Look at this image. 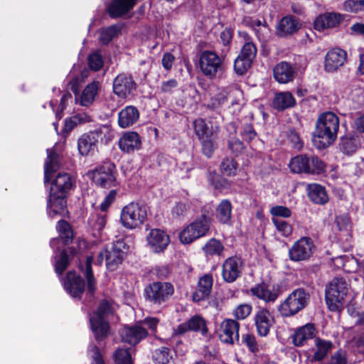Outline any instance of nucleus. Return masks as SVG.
<instances>
[{
    "label": "nucleus",
    "mask_w": 364,
    "mask_h": 364,
    "mask_svg": "<svg viewBox=\"0 0 364 364\" xmlns=\"http://www.w3.org/2000/svg\"><path fill=\"white\" fill-rule=\"evenodd\" d=\"M211 218L205 215L197 218L193 223V225L197 232V235L201 237L205 236L210 230Z\"/></svg>",
    "instance_id": "obj_42"
},
{
    "label": "nucleus",
    "mask_w": 364,
    "mask_h": 364,
    "mask_svg": "<svg viewBox=\"0 0 364 364\" xmlns=\"http://www.w3.org/2000/svg\"><path fill=\"white\" fill-rule=\"evenodd\" d=\"M255 325L260 336H267L274 323V317L269 310L264 308L258 309L254 316Z\"/></svg>",
    "instance_id": "obj_19"
},
{
    "label": "nucleus",
    "mask_w": 364,
    "mask_h": 364,
    "mask_svg": "<svg viewBox=\"0 0 364 364\" xmlns=\"http://www.w3.org/2000/svg\"><path fill=\"white\" fill-rule=\"evenodd\" d=\"M296 71L291 63L282 61L277 63L273 70L274 79L280 84H286L291 82Z\"/></svg>",
    "instance_id": "obj_23"
},
{
    "label": "nucleus",
    "mask_w": 364,
    "mask_h": 364,
    "mask_svg": "<svg viewBox=\"0 0 364 364\" xmlns=\"http://www.w3.org/2000/svg\"><path fill=\"white\" fill-rule=\"evenodd\" d=\"M343 20V16L338 13H325L319 15L314 21V28L318 31L326 28H334Z\"/></svg>",
    "instance_id": "obj_24"
},
{
    "label": "nucleus",
    "mask_w": 364,
    "mask_h": 364,
    "mask_svg": "<svg viewBox=\"0 0 364 364\" xmlns=\"http://www.w3.org/2000/svg\"><path fill=\"white\" fill-rule=\"evenodd\" d=\"M363 7L364 0H348L343 4L344 10L348 12H357Z\"/></svg>",
    "instance_id": "obj_64"
},
{
    "label": "nucleus",
    "mask_w": 364,
    "mask_h": 364,
    "mask_svg": "<svg viewBox=\"0 0 364 364\" xmlns=\"http://www.w3.org/2000/svg\"><path fill=\"white\" fill-rule=\"evenodd\" d=\"M57 230L59 232L60 238L51 240L50 246L54 248L60 240H63L64 244H68L73 239V234L70 225L65 220H60L57 225Z\"/></svg>",
    "instance_id": "obj_36"
},
{
    "label": "nucleus",
    "mask_w": 364,
    "mask_h": 364,
    "mask_svg": "<svg viewBox=\"0 0 364 364\" xmlns=\"http://www.w3.org/2000/svg\"><path fill=\"white\" fill-rule=\"evenodd\" d=\"M272 221L274 223L277 231L284 237L289 236L292 232V228L290 224L282 218H272Z\"/></svg>",
    "instance_id": "obj_56"
},
{
    "label": "nucleus",
    "mask_w": 364,
    "mask_h": 364,
    "mask_svg": "<svg viewBox=\"0 0 364 364\" xmlns=\"http://www.w3.org/2000/svg\"><path fill=\"white\" fill-rule=\"evenodd\" d=\"M115 165L110 161H105L92 171L88 173L89 177L97 186L109 188L115 182Z\"/></svg>",
    "instance_id": "obj_9"
},
{
    "label": "nucleus",
    "mask_w": 364,
    "mask_h": 364,
    "mask_svg": "<svg viewBox=\"0 0 364 364\" xmlns=\"http://www.w3.org/2000/svg\"><path fill=\"white\" fill-rule=\"evenodd\" d=\"M175 330L176 334H183L188 331H201L203 334L207 332L205 320L199 316L191 317L186 322L178 325Z\"/></svg>",
    "instance_id": "obj_30"
},
{
    "label": "nucleus",
    "mask_w": 364,
    "mask_h": 364,
    "mask_svg": "<svg viewBox=\"0 0 364 364\" xmlns=\"http://www.w3.org/2000/svg\"><path fill=\"white\" fill-rule=\"evenodd\" d=\"M308 196L314 203L325 204L328 200V196L325 188L317 183L309 184L307 186Z\"/></svg>",
    "instance_id": "obj_35"
},
{
    "label": "nucleus",
    "mask_w": 364,
    "mask_h": 364,
    "mask_svg": "<svg viewBox=\"0 0 364 364\" xmlns=\"http://www.w3.org/2000/svg\"><path fill=\"white\" fill-rule=\"evenodd\" d=\"M273 107L279 111L291 108L296 105V100L289 92L276 93L273 100Z\"/></svg>",
    "instance_id": "obj_34"
},
{
    "label": "nucleus",
    "mask_w": 364,
    "mask_h": 364,
    "mask_svg": "<svg viewBox=\"0 0 364 364\" xmlns=\"http://www.w3.org/2000/svg\"><path fill=\"white\" fill-rule=\"evenodd\" d=\"M180 242L183 244L187 245L191 244L196 240L200 238V236L197 235L195 228L192 223L186 226L179 233Z\"/></svg>",
    "instance_id": "obj_49"
},
{
    "label": "nucleus",
    "mask_w": 364,
    "mask_h": 364,
    "mask_svg": "<svg viewBox=\"0 0 364 364\" xmlns=\"http://www.w3.org/2000/svg\"><path fill=\"white\" fill-rule=\"evenodd\" d=\"M360 144L356 138H341L339 147L342 152L346 154H352L359 148Z\"/></svg>",
    "instance_id": "obj_52"
},
{
    "label": "nucleus",
    "mask_w": 364,
    "mask_h": 364,
    "mask_svg": "<svg viewBox=\"0 0 364 364\" xmlns=\"http://www.w3.org/2000/svg\"><path fill=\"white\" fill-rule=\"evenodd\" d=\"M153 358L156 364H172L173 363L172 355L167 347L155 350L153 353Z\"/></svg>",
    "instance_id": "obj_51"
},
{
    "label": "nucleus",
    "mask_w": 364,
    "mask_h": 364,
    "mask_svg": "<svg viewBox=\"0 0 364 364\" xmlns=\"http://www.w3.org/2000/svg\"><path fill=\"white\" fill-rule=\"evenodd\" d=\"M47 159L44 167V182L48 183L51 178V174L59 168L58 155L56 153V145L51 149H47Z\"/></svg>",
    "instance_id": "obj_32"
},
{
    "label": "nucleus",
    "mask_w": 364,
    "mask_h": 364,
    "mask_svg": "<svg viewBox=\"0 0 364 364\" xmlns=\"http://www.w3.org/2000/svg\"><path fill=\"white\" fill-rule=\"evenodd\" d=\"M308 299L306 291L303 289H297L280 304L278 311L284 317L294 316L306 306Z\"/></svg>",
    "instance_id": "obj_4"
},
{
    "label": "nucleus",
    "mask_w": 364,
    "mask_h": 364,
    "mask_svg": "<svg viewBox=\"0 0 364 364\" xmlns=\"http://www.w3.org/2000/svg\"><path fill=\"white\" fill-rule=\"evenodd\" d=\"M201 139L203 153L210 158L216 148V144L213 138H200Z\"/></svg>",
    "instance_id": "obj_61"
},
{
    "label": "nucleus",
    "mask_w": 364,
    "mask_h": 364,
    "mask_svg": "<svg viewBox=\"0 0 364 364\" xmlns=\"http://www.w3.org/2000/svg\"><path fill=\"white\" fill-rule=\"evenodd\" d=\"M250 26L259 40L264 41L269 36V28L264 21L252 20Z\"/></svg>",
    "instance_id": "obj_47"
},
{
    "label": "nucleus",
    "mask_w": 364,
    "mask_h": 364,
    "mask_svg": "<svg viewBox=\"0 0 364 364\" xmlns=\"http://www.w3.org/2000/svg\"><path fill=\"white\" fill-rule=\"evenodd\" d=\"M199 68L201 73L209 78H213L222 70V59L213 51L205 50L199 58Z\"/></svg>",
    "instance_id": "obj_10"
},
{
    "label": "nucleus",
    "mask_w": 364,
    "mask_h": 364,
    "mask_svg": "<svg viewBox=\"0 0 364 364\" xmlns=\"http://www.w3.org/2000/svg\"><path fill=\"white\" fill-rule=\"evenodd\" d=\"M97 140L96 138H79L77 148L82 156L92 154L97 149Z\"/></svg>",
    "instance_id": "obj_44"
},
{
    "label": "nucleus",
    "mask_w": 364,
    "mask_h": 364,
    "mask_svg": "<svg viewBox=\"0 0 364 364\" xmlns=\"http://www.w3.org/2000/svg\"><path fill=\"white\" fill-rule=\"evenodd\" d=\"M314 248L311 238L302 237L289 250V259L294 262L306 261L312 256Z\"/></svg>",
    "instance_id": "obj_11"
},
{
    "label": "nucleus",
    "mask_w": 364,
    "mask_h": 364,
    "mask_svg": "<svg viewBox=\"0 0 364 364\" xmlns=\"http://www.w3.org/2000/svg\"><path fill=\"white\" fill-rule=\"evenodd\" d=\"M149 248L154 253L163 252L170 243L168 235L160 229H152L146 236Z\"/></svg>",
    "instance_id": "obj_14"
},
{
    "label": "nucleus",
    "mask_w": 364,
    "mask_h": 364,
    "mask_svg": "<svg viewBox=\"0 0 364 364\" xmlns=\"http://www.w3.org/2000/svg\"><path fill=\"white\" fill-rule=\"evenodd\" d=\"M242 342L247 346L249 350L253 353L259 351V345L254 335L246 333L242 336Z\"/></svg>",
    "instance_id": "obj_60"
},
{
    "label": "nucleus",
    "mask_w": 364,
    "mask_h": 364,
    "mask_svg": "<svg viewBox=\"0 0 364 364\" xmlns=\"http://www.w3.org/2000/svg\"><path fill=\"white\" fill-rule=\"evenodd\" d=\"M120 335L124 342L130 345H136L146 337L147 331L144 326L137 323L134 326L124 327L120 332Z\"/></svg>",
    "instance_id": "obj_20"
},
{
    "label": "nucleus",
    "mask_w": 364,
    "mask_h": 364,
    "mask_svg": "<svg viewBox=\"0 0 364 364\" xmlns=\"http://www.w3.org/2000/svg\"><path fill=\"white\" fill-rule=\"evenodd\" d=\"M119 149L126 153H131L140 149L141 141L140 138H119Z\"/></svg>",
    "instance_id": "obj_45"
},
{
    "label": "nucleus",
    "mask_w": 364,
    "mask_h": 364,
    "mask_svg": "<svg viewBox=\"0 0 364 364\" xmlns=\"http://www.w3.org/2000/svg\"><path fill=\"white\" fill-rule=\"evenodd\" d=\"M232 205L228 200H223L216 208V218L223 224H229L231 220Z\"/></svg>",
    "instance_id": "obj_39"
},
{
    "label": "nucleus",
    "mask_w": 364,
    "mask_h": 364,
    "mask_svg": "<svg viewBox=\"0 0 364 364\" xmlns=\"http://www.w3.org/2000/svg\"><path fill=\"white\" fill-rule=\"evenodd\" d=\"M346 60L347 53L346 50L338 48L331 49L325 57V70L328 73H333L343 66Z\"/></svg>",
    "instance_id": "obj_18"
},
{
    "label": "nucleus",
    "mask_w": 364,
    "mask_h": 364,
    "mask_svg": "<svg viewBox=\"0 0 364 364\" xmlns=\"http://www.w3.org/2000/svg\"><path fill=\"white\" fill-rule=\"evenodd\" d=\"M137 0H113L107 10L112 18L122 16L131 11L136 5Z\"/></svg>",
    "instance_id": "obj_28"
},
{
    "label": "nucleus",
    "mask_w": 364,
    "mask_h": 364,
    "mask_svg": "<svg viewBox=\"0 0 364 364\" xmlns=\"http://www.w3.org/2000/svg\"><path fill=\"white\" fill-rule=\"evenodd\" d=\"M347 292L348 284L345 279H333L326 289V301L328 309L332 311H338L342 306Z\"/></svg>",
    "instance_id": "obj_3"
},
{
    "label": "nucleus",
    "mask_w": 364,
    "mask_h": 364,
    "mask_svg": "<svg viewBox=\"0 0 364 364\" xmlns=\"http://www.w3.org/2000/svg\"><path fill=\"white\" fill-rule=\"evenodd\" d=\"M136 85L132 77L127 73L118 75L113 82V91L119 97L124 98L135 90Z\"/></svg>",
    "instance_id": "obj_16"
},
{
    "label": "nucleus",
    "mask_w": 364,
    "mask_h": 364,
    "mask_svg": "<svg viewBox=\"0 0 364 364\" xmlns=\"http://www.w3.org/2000/svg\"><path fill=\"white\" fill-rule=\"evenodd\" d=\"M129 246L122 240L114 242L110 250L105 249L98 255V262L101 264L105 258L106 266L110 271L114 270L123 261Z\"/></svg>",
    "instance_id": "obj_5"
},
{
    "label": "nucleus",
    "mask_w": 364,
    "mask_h": 364,
    "mask_svg": "<svg viewBox=\"0 0 364 364\" xmlns=\"http://www.w3.org/2000/svg\"><path fill=\"white\" fill-rule=\"evenodd\" d=\"M242 269V262L240 258L237 257H229L225 259L223 264V278L225 282L232 283L240 276Z\"/></svg>",
    "instance_id": "obj_17"
},
{
    "label": "nucleus",
    "mask_w": 364,
    "mask_h": 364,
    "mask_svg": "<svg viewBox=\"0 0 364 364\" xmlns=\"http://www.w3.org/2000/svg\"><path fill=\"white\" fill-rule=\"evenodd\" d=\"M174 293V287L169 282H155L144 289L145 298L154 304L167 301Z\"/></svg>",
    "instance_id": "obj_6"
},
{
    "label": "nucleus",
    "mask_w": 364,
    "mask_h": 364,
    "mask_svg": "<svg viewBox=\"0 0 364 364\" xmlns=\"http://www.w3.org/2000/svg\"><path fill=\"white\" fill-rule=\"evenodd\" d=\"M147 218V207L139 203H129L124 206L120 213V223L126 229L140 228Z\"/></svg>",
    "instance_id": "obj_2"
},
{
    "label": "nucleus",
    "mask_w": 364,
    "mask_h": 364,
    "mask_svg": "<svg viewBox=\"0 0 364 364\" xmlns=\"http://www.w3.org/2000/svg\"><path fill=\"white\" fill-rule=\"evenodd\" d=\"M252 306L249 304L238 305L232 311L233 316L237 320L246 318L252 311Z\"/></svg>",
    "instance_id": "obj_58"
},
{
    "label": "nucleus",
    "mask_w": 364,
    "mask_h": 364,
    "mask_svg": "<svg viewBox=\"0 0 364 364\" xmlns=\"http://www.w3.org/2000/svg\"><path fill=\"white\" fill-rule=\"evenodd\" d=\"M107 223L105 214L97 215L93 216L90 220V225L97 231L102 230Z\"/></svg>",
    "instance_id": "obj_63"
},
{
    "label": "nucleus",
    "mask_w": 364,
    "mask_h": 364,
    "mask_svg": "<svg viewBox=\"0 0 364 364\" xmlns=\"http://www.w3.org/2000/svg\"><path fill=\"white\" fill-rule=\"evenodd\" d=\"M213 286V277L211 275L205 274L198 281V288L193 295L194 301L198 302L208 297Z\"/></svg>",
    "instance_id": "obj_33"
},
{
    "label": "nucleus",
    "mask_w": 364,
    "mask_h": 364,
    "mask_svg": "<svg viewBox=\"0 0 364 364\" xmlns=\"http://www.w3.org/2000/svg\"><path fill=\"white\" fill-rule=\"evenodd\" d=\"M114 357L116 364H132L130 353L127 349H117Z\"/></svg>",
    "instance_id": "obj_59"
},
{
    "label": "nucleus",
    "mask_w": 364,
    "mask_h": 364,
    "mask_svg": "<svg viewBox=\"0 0 364 364\" xmlns=\"http://www.w3.org/2000/svg\"><path fill=\"white\" fill-rule=\"evenodd\" d=\"M193 127L197 136H212L217 134L219 130L218 125L209 127L208 124L201 118L194 121Z\"/></svg>",
    "instance_id": "obj_37"
},
{
    "label": "nucleus",
    "mask_w": 364,
    "mask_h": 364,
    "mask_svg": "<svg viewBox=\"0 0 364 364\" xmlns=\"http://www.w3.org/2000/svg\"><path fill=\"white\" fill-rule=\"evenodd\" d=\"M73 186V180L66 173H59L50 186L51 193L65 196Z\"/></svg>",
    "instance_id": "obj_29"
},
{
    "label": "nucleus",
    "mask_w": 364,
    "mask_h": 364,
    "mask_svg": "<svg viewBox=\"0 0 364 364\" xmlns=\"http://www.w3.org/2000/svg\"><path fill=\"white\" fill-rule=\"evenodd\" d=\"M63 285L65 290L73 297L80 296L85 289V282L83 279L74 272H68Z\"/></svg>",
    "instance_id": "obj_21"
},
{
    "label": "nucleus",
    "mask_w": 364,
    "mask_h": 364,
    "mask_svg": "<svg viewBox=\"0 0 364 364\" xmlns=\"http://www.w3.org/2000/svg\"><path fill=\"white\" fill-rule=\"evenodd\" d=\"M270 213L272 218H287L291 215V211L287 207L276 205L271 208Z\"/></svg>",
    "instance_id": "obj_62"
},
{
    "label": "nucleus",
    "mask_w": 364,
    "mask_h": 364,
    "mask_svg": "<svg viewBox=\"0 0 364 364\" xmlns=\"http://www.w3.org/2000/svg\"><path fill=\"white\" fill-rule=\"evenodd\" d=\"M92 257H87L86 259V264H85V277L87 279V291L88 292L92 295L95 290V279L92 274Z\"/></svg>",
    "instance_id": "obj_54"
},
{
    "label": "nucleus",
    "mask_w": 364,
    "mask_h": 364,
    "mask_svg": "<svg viewBox=\"0 0 364 364\" xmlns=\"http://www.w3.org/2000/svg\"><path fill=\"white\" fill-rule=\"evenodd\" d=\"M139 117L138 109L134 106H127L118 114V124L122 128L129 127L135 124Z\"/></svg>",
    "instance_id": "obj_31"
},
{
    "label": "nucleus",
    "mask_w": 364,
    "mask_h": 364,
    "mask_svg": "<svg viewBox=\"0 0 364 364\" xmlns=\"http://www.w3.org/2000/svg\"><path fill=\"white\" fill-rule=\"evenodd\" d=\"M75 253L74 248L69 247L66 250H63L60 255L55 257V270L58 274H61L64 272L69 264L70 255L74 256Z\"/></svg>",
    "instance_id": "obj_40"
},
{
    "label": "nucleus",
    "mask_w": 364,
    "mask_h": 364,
    "mask_svg": "<svg viewBox=\"0 0 364 364\" xmlns=\"http://www.w3.org/2000/svg\"><path fill=\"white\" fill-rule=\"evenodd\" d=\"M308 159L309 157L303 155L295 156L289 163L291 171L296 173H306V171H309V167L308 168Z\"/></svg>",
    "instance_id": "obj_43"
},
{
    "label": "nucleus",
    "mask_w": 364,
    "mask_h": 364,
    "mask_svg": "<svg viewBox=\"0 0 364 364\" xmlns=\"http://www.w3.org/2000/svg\"><path fill=\"white\" fill-rule=\"evenodd\" d=\"M113 312L112 304L109 301L102 300L96 311L90 314V328L97 341L105 338L109 331L107 321L108 316Z\"/></svg>",
    "instance_id": "obj_1"
},
{
    "label": "nucleus",
    "mask_w": 364,
    "mask_h": 364,
    "mask_svg": "<svg viewBox=\"0 0 364 364\" xmlns=\"http://www.w3.org/2000/svg\"><path fill=\"white\" fill-rule=\"evenodd\" d=\"M249 291L251 296L262 300L265 303L274 302L280 294L278 286L267 282H262L252 287Z\"/></svg>",
    "instance_id": "obj_13"
},
{
    "label": "nucleus",
    "mask_w": 364,
    "mask_h": 364,
    "mask_svg": "<svg viewBox=\"0 0 364 364\" xmlns=\"http://www.w3.org/2000/svg\"><path fill=\"white\" fill-rule=\"evenodd\" d=\"M242 90L237 87H232L231 90L227 95L223 92L216 95L211 99V102L210 104L208 105V107L215 109L228 100L230 101V104L232 105H238L240 102V100L242 99Z\"/></svg>",
    "instance_id": "obj_22"
},
{
    "label": "nucleus",
    "mask_w": 364,
    "mask_h": 364,
    "mask_svg": "<svg viewBox=\"0 0 364 364\" xmlns=\"http://www.w3.org/2000/svg\"><path fill=\"white\" fill-rule=\"evenodd\" d=\"M88 65L91 70L97 71L104 65V58L99 50H96L88 56Z\"/></svg>",
    "instance_id": "obj_57"
},
{
    "label": "nucleus",
    "mask_w": 364,
    "mask_h": 364,
    "mask_svg": "<svg viewBox=\"0 0 364 364\" xmlns=\"http://www.w3.org/2000/svg\"><path fill=\"white\" fill-rule=\"evenodd\" d=\"M91 121V117L85 112L77 113L65 120L63 132L68 134L78 124Z\"/></svg>",
    "instance_id": "obj_38"
},
{
    "label": "nucleus",
    "mask_w": 364,
    "mask_h": 364,
    "mask_svg": "<svg viewBox=\"0 0 364 364\" xmlns=\"http://www.w3.org/2000/svg\"><path fill=\"white\" fill-rule=\"evenodd\" d=\"M315 346L316 350L313 355V360L321 361L327 355L328 353L331 349L332 343L329 341L317 338L315 340Z\"/></svg>",
    "instance_id": "obj_41"
},
{
    "label": "nucleus",
    "mask_w": 364,
    "mask_h": 364,
    "mask_svg": "<svg viewBox=\"0 0 364 364\" xmlns=\"http://www.w3.org/2000/svg\"><path fill=\"white\" fill-rule=\"evenodd\" d=\"M66 208L65 196L50 193L47 203V213L49 217L64 215Z\"/></svg>",
    "instance_id": "obj_25"
},
{
    "label": "nucleus",
    "mask_w": 364,
    "mask_h": 364,
    "mask_svg": "<svg viewBox=\"0 0 364 364\" xmlns=\"http://www.w3.org/2000/svg\"><path fill=\"white\" fill-rule=\"evenodd\" d=\"M238 165L232 158L224 159L220 164L221 172L227 176H235L237 173Z\"/></svg>",
    "instance_id": "obj_55"
},
{
    "label": "nucleus",
    "mask_w": 364,
    "mask_h": 364,
    "mask_svg": "<svg viewBox=\"0 0 364 364\" xmlns=\"http://www.w3.org/2000/svg\"><path fill=\"white\" fill-rule=\"evenodd\" d=\"M240 323L231 318L224 319L219 328L220 340L225 343L233 344L239 341Z\"/></svg>",
    "instance_id": "obj_15"
},
{
    "label": "nucleus",
    "mask_w": 364,
    "mask_h": 364,
    "mask_svg": "<svg viewBox=\"0 0 364 364\" xmlns=\"http://www.w3.org/2000/svg\"><path fill=\"white\" fill-rule=\"evenodd\" d=\"M121 27L119 25H112L103 28L100 31V41L102 43L107 45L120 33Z\"/></svg>",
    "instance_id": "obj_46"
},
{
    "label": "nucleus",
    "mask_w": 364,
    "mask_h": 364,
    "mask_svg": "<svg viewBox=\"0 0 364 364\" xmlns=\"http://www.w3.org/2000/svg\"><path fill=\"white\" fill-rule=\"evenodd\" d=\"M300 28L297 18L293 16L283 17L277 27V34L280 37H285L296 32Z\"/></svg>",
    "instance_id": "obj_26"
},
{
    "label": "nucleus",
    "mask_w": 364,
    "mask_h": 364,
    "mask_svg": "<svg viewBox=\"0 0 364 364\" xmlns=\"http://www.w3.org/2000/svg\"><path fill=\"white\" fill-rule=\"evenodd\" d=\"M207 256H220L224 250V246L218 240L210 239L203 247Z\"/></svg>",
    "instance_id": "obj_50"
},
{
    "label": "nucleus",
    "mask_w": 364,
    "mask_h": 364,
    "mask_svg": "<svg viewBox=\"0 0 364 364\" xmlns=\"http://www.w3.org/2000/svg\"><path fill=\"white\" fill-rule=\"evenodd\" d=\"M245 43L234 63V70L239 75H242L247 71L257 54V48L252 42L249 41L250 37L247 34L245 35Z\"/></svg>",
    "instance_id": "obj_8"
},
{
    "label": "nucleus",
    "mask_w": 364,
    "mask_h": 364,
    "mask_svg": "<svg viewBox=\"0 0 364 364\" xmlns=\"http://www.w3.org/2000/svg\"><path fill=\"white\" fill-rule=\"evenodd\" d=\"M338 128V117L331 112H324L316 120L313 136H336Z\"/></svg>",
    "instance_id": "obj_7"
},
{
    "label": "nucleus",
    "mask_w": 364,
    "mask_h": 364,
    "mask_svg": "<svg viewBox=\"0 0 364 364\" xmlns=\"http://www.w3.org/2000/svg\"><path fill=\"white\" fill-rule=\"evenodd\" d=\"M180 242L183 244L187 245L191 244L196 240L200 238V236L197 235L195 228L192 223L186 226L179 233Z\"/></svg>",
    "instance_id": "obj_48"
},
{
    "label": "nucleus",
    "mask_w": 364,
    "mask_h": 364,
    "mask_svg": "<svg viewBox=\"0 0 364 364\" xmlns=\"http://www.w3.org/2000/svg\"><path fill=\"white\" fill-rule=\"evenodd\" d=\"M316 336V328L313 323H306L295 330L292 341L296 346H304L307 341Z\"/></svg>",
    "instance_id": "obj_27"
},
{
    "label": "nucleus",
    "mask_w": 364,
    "mask_h": 364,
    "mask_svg": "<svg viewBox=\"0 0 364 364\" xmlns=\"http://www.w3.org/2000/svg\"><path fill=\"white\" fill-rule=\"evenodd\" d=\"M308 164L309 171H306V173L321 174L325 171V164L316 156L309 157Z\"/></svg>",
    "instance_id": "obj_53"
},
{
    "label": "nucleus",
    "mask_w": 364,
    "mask_h": 364,
    "mask_svg": "<svg viewBox=\"0 0 364 364\" xmlns=\"http://www.w3.org/2000/svg\"><path fill=\"white\" fill-rule=\"evenodd\" d=\"M79 84L80 80L78 77H75L70 82V88L75 95L76 103H79L80 105L84 107H88L93 102L97 95L98 82H92L87 85L84 89L80 97L78 98L77 97V95L79 92Z\"/></svg>",
    "instance_id": "obj_12"
}]
</instances>
